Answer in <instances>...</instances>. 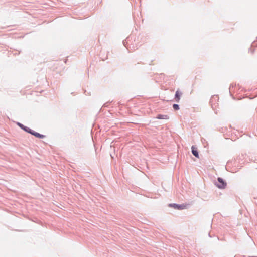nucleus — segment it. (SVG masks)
<instances>
[{
	"label": "nucleus",
	"mask_w": 257,
	"mask_h": 257,
	"mask_svg": "<svg viewBox=\"0 0 257 257\" xmlns=\"http://www.w3.org/2000/svg\"><path fill=\"white\" fill-rule=\"evenodd\" d=\"M237 91L236 92V93H237V95L238 96L236 97V99L237 100H240L241 99V96L239 95L240 91H239V84H238L237 87L236 86V85H235V86H234L233 84H231L229 88V93H230V95L232 96L233 99H235V97H234L233 94L236 93V90H237Z\"/></svg>",
	"instance_id": "nucleus-2"
},
{
	"label": "nucleus",
	"mask_w": 257,
	"mask_h": 257,
	"mask_svg": "<svg viewBox=\"0 0 257 257\" xmlns=\"http://www.w3.org/2000/svg\"><path fill=\"white\" fill-rule=\"evenodd\" d=\"M17 125L19 126L22 130L24 131L25 132L30 134L31 135L35 136L36 138H39V139H43L45 137V136L42 134H41L38 132H36L31 128H29V127H27L24 124H22L20 122H17L16 123Z\"/></svg>",
	"instance_id": "nucleus-1"
},
{
	"label": "nucleus",
	"mask_w": 257,
	"mask_h": 257,
	"mask_svg": "<svg viewBox=\"0 0 257 257\" xmlns=\"http://www.w3.org/2000/svg\"><path fill=\"white\" fill-rule=\"evenodd\" d=\"M109 105V102H106L105 103L104 105H103V106L104 107H108Z\"/></svg>",
	"instance_id": "nucleus-14"
},
{
	"label": "nucleus",
	"mask_w": 257,
	"mask_h": 257,
	"mask_svg": "<svg viewBox=\"0 0 257 257\" xmlns=\"http://www.w3.org/2000/svg\"><path fill=\"white\" fill-rule=\"evenodd\" d=\"M230 139L232 141H235L236 140L237 138H236V136L234 135V134L232 133Z\"/></svg>",
	"instance_id": "nucleus-12"
},
{
	"label": "nucleus",
	"mask_w": 257,
	"mask_h": 257,
	"mask_svg": "<svg viewBox=\"0 0 257 257\" xmlns=\"http://www.w3.org/2000/svg\"><path fill=\"white\" fill-rule=\"evenodd\" d=\"M215 185L219 189H224L227 186V183L223 178L218 177L217 181L215 182Z\"/></svg>",
	"instance_id": "nucleus-4"
},
{
	"label": "nucleus",
	"mask_w": 257,
	"mask_h": 257,
	"mask_svg": "<svg viewBox=\"0 0 257 257\" xmlns=\"http://www.w3.org/2000/svg\"><path fill=\"white\" fill-rule=\"evenodd\" d=\"M126 43H127V42L126 41V40H125V41H123V44L124 45V46L127 48V49L128 50V51H130V47H128V46L126 45Z\"/></svg>",
	"instance_id": "nucleus-13"
},
{
	"label": "nucleus",
	"mask_w": 257,
	"mask_h": 257,
	"mask_svg": "<svg viewBox=\"0 0 257 257\" xmlns=\"http://www.w3.org/2000/svg\"><path fill=\"white\" fill-rule=\"evenodd\" d=\"M232 134H234V135L236 136L237 139H239L241 137L240 133L237 132V131L234 132Z\"/></svg>",
	"instance_id": "nucleus-10"
},
{
	"label": "nucleus",
	"mask_w": 257,
	"mask_h": 257,
	"mask_svg": "<svg viewBox=\"0 0 257 257\" xmlns=\"http://www.w3.org/2000/svg\"><path fill=\"white\" fill-rule=\"evenodd\" d=\"M202 143L204 145V147H206L208 145V143L205 139L202 138L201 139Z\"/></svg>",
	"instance_id": "nucleus-11"
},
{
	"label": "nucleus",
	"mask_w": 257,
	"mask_h": 257,
	"mask_svg": "<svg viewBox=\"0 0 257 257\" xmlns=\"http://www.w3.org/2000/svg\"><path fill=\"white\" fill-rule=\"evenodd\" d=\"M218 96L217 95L212 96L210 100V104L213 110H215L218 104L217 101L218 100Z\"/></svg>",
	"instance_id": "nucleus-5"
},
{
	"label": "nucleus",
	"mask_w": 257,
	"mask_h": 257,
	"mask_svg": "<svg viewBox=\"0 0 257 257\" xmlns=\"http://www.w3.org/2000/svg\"><path fill=\"white\" fill-rule=\"evenodd\" d=\"M234 257H240V256H239V255H235L234 256Z\"/></svg>",
	"instance_id": "nucleus-16"
},
{
	"label": "nucleus",
	"mask_w": 257,
	"mask_h": 257,
	"mask_svg": "<svg viewBox=\"0 0 257 257\" xmlns=\"http://www.w3.org/2000/svg\"><path fill=\"white\" fill-rule=\"evenodd\" d=\"M208 235H209V236L210 237H211V235H210V233H208Z\"/></svg>",
	"instance_id": "nucleus-15"
},
{
	"label": "nucleus",
	"mask_w": 257,
	"mask_h": 257,
	"mask_svg": "<svg viewBox=\"0 0 257 257\" xmlns=\"http://www.w3.org/2000/svg\"><path fill=\"white\" fill-rule=\"evenodd\" d=\"M173 108L175 110H178L180 109V107H179V105L178 104H174L173 105Z\"/></svg>",
	"instance_id": "nucleus-9"
},
{
	"label": "nucleus",
	"mask_w": 257,
	"mask_h": 257,
	"mask_svg": "<svg viewBox=\"0 0 257 257\" xmlns=\"http://www.w3.org/2000/svg\"><path fill=\"white\" fill-rule=\"evenodd\" d=\"M156 118L158 119H169V116L167 115L158 114Z\"/></svg>",
	"instance_id": "nucleus-8"
},
{
	"label": "nucleus",
	"mask_w": 257,
	"mask_h": 257,
	"mask_svg": "<svg viewBox=\"0 0 257 257\" xmlns=\"http://www.w3.org/2000/svg\"><path fill=\"white\" fill-rule=\"evenodd\" d=\"M181 95H182V93L180 91H179L178 90L176 91L175 94V98H174L176 102H179Z\"/></svg>",
	"instance_id": "nucleus-6"
},
{
	"label": "nucleus",
	"mask_w": 257,
	"mask_h": 257,
	"mask_svg": "<svg viewBox=\"0 0 257 257\" xmlns=\"http://www.w3.org/2000/svg\"><path fill=\"white\" fill-rule=\"evenodd\" d=\"M168 206L169 207L173 208L176 210H182L186 209L188 205L186 204H179L177 203H170Z\"/></svg>",
	"instance_id": "nucleus-3"
},
{
	"label": "nucleus",
	"mask_w": 257,
	"mask_h": 257,
	"mask_svg": "<svg viewBox=\"0 0 257 257\" xmlns=\"http://www.w3.org/2000/svg\"><path fill=\"white\" fill-rule=\"evenodd\" d=\"M192 153V154L198 158L199 157V153L196 148H195L194 146H192L191 147Z\"/></svg>",
	"instance_id": "nucleus-7"
}]
</instances>
